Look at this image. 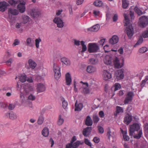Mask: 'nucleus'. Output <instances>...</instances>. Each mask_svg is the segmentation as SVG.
<instances>
[{
	"label": "nucleus",
	"instance_id": "f257e3e1",
	"mask_svg": "<svg viewBox=\"0 0 148 148\" xmlns=\"http://www.w3.org/2000/svg\"><path fill=\"white\" fill-rule=\"evenodd\" d=\"M79 83H77L75 80H73L74 90L75 92H77L78 91V86H80L81 87L79 88V89L81 90V92L84 94H89L90 93L91 89L90 88V86L89 85L88 83L86 82H83L82 81L80 82Z\"/></svg>",
	"mask_w": 148,
	"mask_h": 148
},
{
	"label": "nucleus",
	"instance_id": "f03ea898",
	"mask_svg": "<svg viewBox=\"0 0 148 148\" xmlns=\"http://www.w3.org/2000/svg\"><path fill=\"white\" fill-rule=\"evenodd\" d=\"M123 16L124 17V23L125 26H127L125 31L129 38L130 39L134 34L133 28L132 25L130 23V21L129 18V15L126 14H124Z\"/></svg>",
	"mask_w": 148,
	"mask_h": 148
},
{
	"label": "nucleus",
	"instance_id": "7ed1b4c3",
	"mask_svg": "<svg viewBox=\"0 0 148 148\" xmlns=\"http://www.w3.org/2000/svg\"><path fill=\"white\" fill-rule=\"evenodd\" d=\"M28 14L33 18H37L40 15L41 11L37 8H33L29 10Z\"/></svg>",
	"mask_w": 148,
	"mask_h": 148
},
{
	"label": "nucleus",
	"instance_id": "20e7f679",
	"mask_svg": "<svg viewBox=\"0 0 148 148\" xmlns=\"http://www.w3.org/2000/svg\"><path fill=\"white\" fill-rule=\"evenodd\" d=\"M99 49L98 44L96 43H90L88 45V51L90 53H95Z\"/></svg>",
	"mask_w": 148,
	"mask_h": 148
},
{
	"label": "nucleus",
	"instance_id": "39448f33",
	"mask_svg": "<svg viewBox=\"0 0 148 148\" xmlns=\"http://www.w3.org/2000/svg\"><path fill=\"white\" fill-rule=\"evenodd\" d=\"M53 70L54 73V76L57 80L61 76L60 68L59 66L55 64L53 65Z\"/></svg>",
	"mask_w": 148,
	"mask_h": 148
},
{
	"label": "nucleus",
	"instance_id": "423d86ee",
	"mask_svg": "<svg viewBox=\"0 0 148 148\" xmlns=\"http://www.w3.org/2000/svg\"><path fill=\"white\" fill-rule=\"evenodd\" d=\"M113 61L114 67L117 69L122 67L124 64V59H122L120 62L119 59L117 57H115L113 58Z\"/></svg>",
	"mask_w": 148,
	"mask_h": 148
},
{
	"label": "nucleus",
	"instance_id": "0eeeda50",
	"mask_svg": "<svg viewBox=\"0 0 148 148\" xmlns=\"http://www.w3.org/2000/svg\"><path fill=\"white\" fill-rule=\"evenodd\" d=\"M138 24L140 27H145L148 24V18L145 16H142L140 18Z\"/></svg>",
	"mask_w": 148,
	"mask_h": 148
},
{
	"label": "nucleus",
	"instance_id": "6e6552de",
	"mask_svg": "<svg viewBox=\"0 0 148 148\" xmlns=\"http://www.w3.org/2000/svg\"><path fill=\"white\" fill-rule=\"evenodd\" d=\"M8 18L11 20L12 18V16L17 15L19 14V11L17 9L13 8H10L8 10Z\"/></svg>",
	"mask_w": 148,
	"mask_h": 148
},
{
	"label": "nucleus",
	"instance_id": "1a4fd4ad",
	"mask_svg": "<svg viewBox=\"0 0 148 148\" xmlns=\"http://www.w3.org/2000/svg\"><path fill=\"white\" fill-rule=\"evenodd\" d=\"M17 6V8L21 13H24L25 11V0H21Z\"/></svg>",
	"mask_w": 148,
	"mask_h": 148
},
{
	"label": "nucleus",
	"instance_id": "9d476101",
	"mask_svg": "<svg viewBox=\"0 0 148 148\" xmlns=\"http://www.w3.org/2000/svg\"><path fill=\"white\" fill-rule=\"evenodd\" d=\"M140 128V126L139 124L136 123L130 126V135L132 136L133 134L135 131H138Z\"/></svg>",
	"mask_w": 148,
	"mask_h": 148
},
{
	"label": "nucleus",
	"instance_id": "9b49d317",
	"mask_svg": "<svg viewBox=\"0 0 148 148\" xmlns=\"http://www.w3.org/2000/svg\"><path fill=\"white\" fill-rule=\"evenodd\" d=\"M53 22L57 25L58 28H62L64 26V23L62 20L60 18L55 17L53 20Z\"/></svg>",
	"mask_w": 148,
	"mask_h": 148
},
{
	"label": "nucleus",
	"instance_id": "f8f14e48",
	"mask_svg": "<svg viewBox=\"0 0 148 148\" xmlns=\"http://www.w3.org/2000/svg\"><path fill=\"white\" fill-rule=\"evenodd\" d=\"M134 96V94L132 92H129L127 94L124 101V103L127 104L129 102H131L132 100L133 97Z\"/></svg>",
	"mask_w": 148,
	"mask_h": 148
},
{
	"label": "nucleus",
	"instance_id": "ddd939ff",
	"mask_svg": "<svg viewBox=\"0 0 148 148\" xmlns=\"http://www.w3.org/2000/svg\"><path fill=\"white\" fill-rule=\"evenodd\" d=\"M107 136L109 139L112 142H114L116 140V136L114 132H112L110 129L108 130Z\"/></svg>",
	"mask_w": 148,
	"mask_h": 148
},
{
	"label": "nucleus",
	"instance_id": "4468645a",
	"mask_svg": "<svg viewBox=\"0 0 148 148\" xmlns=\"http://www.w3.org/2000/svg\"><path fill=\"white\" fill-rule=\"evenodd\" d=\"M9 6V4L5 1L0 3V11L3 12L7 9V7Z\"/></svg>",
	"mask_w": 148,
	"mask_h": 148
},
{
	"label": "nucleus",
	"instance_id": "2eb2a0df",
	"mask_svg": "<svg viewBox=\"0 0 148 148\" xmlns=\"http://www.w3.org/2000/svg\"><path fill=\"white\" fill-rule=\"evenodd\" d=\"M125 70V69H121L118 70V74L116 77L118 79H123L124 77V73Z\"/></svg>",
	"mask_w": 148,
	"mask_h": 148
},
{
	"label": "nucleus",
	"instance_id": "dca6fc26",
	"mask_svg": "<svg viewBox=\"0 0 148 148\" xmlns=\"http://www.w3.org/2000/svg\"><path fill=\"white\" fill-rule=\"evenodd\" d=\"M103 77L104 80H107L112 77V75L109 71L105 70L103 72Z\"/></svg>",
	"mask_w": 148,
	"mask_h": 148
},
{
	"label": "nucleus",
	"instance_id": "f3484780",
	"mask_svg": "<svg viewBox=\"0 0 148 148\" xmlns=\"http://www.w3.org/2000/svg\"><path fill=\"white\" fill-rule=\"evenodd\" d=\"M28 64L29 66L27 67V69H28L31 68L32 69H33L37 65L36 63L32 59H29L28 60Z\"/></svg>",
	"mask_w": 148,
	"mask_h": 148
},
{
	"label": "nucleus",
	"instance_id": "a211bd4d",
	"mask_svg": "<svg viewBox=\"0 0 148 148\" xmlns=\"http://www.w3.org/2000/svg\"><path fill=\"white\" fill-rule=\"evenodd\" d=\"M60 61L62 63L67 66H69L71 64L70 60L65 57L62 58L60 59Z\"/></svg>",
	"mask_w": 148,
	"mask_h": 148
},
{
	"label": "nucleus",
	"instance_id": "6ab92c4d",
	"mask_svg": "<svg viewBox=\"0 0 148 148\" xmlns=\"http://www.w3.org/2000/svg\"><path fill=\"white\" fill-rule=\"evenodd\" d=\"M132 116L128 114H126L124 119V122L127 125H128L132 121Z\"/></svg>",
	"mask_w": 148,
	"mask_h": 148
},
{
	"label": "nucleus",
	"instance_id": "aec40b11",
	"mask_svg": "<svg viewBox=\"0 0 148 148\" xmlns=\"http://www.w3.org/2000/svg\"><path fill=\"white\" fill-rule=\"evenodd\" d=\"M112 57L109 55L106 56L104 59V63L107 65H110L112 63Z\"/></svg>",
	"mask_w": 148,
	"mask_h": 148
},
{
	"label": "nucleus",
	"instance_id": "412c9836",
	"mask_svg": "<svg viewBox=\"0 0 148 148\" xmlns=\"http://www.w3.org/2000/svg\"><path fill=\"white\" fill-rule=\"evenodd\" d=\"M119 40V38L118 36L116 35H114L110 39L109 42L112 45H114L117 43Z\"/></svg>",
	"mask_w": 148,
	"mask_h": 148
},
{
	"label": "nucleus",
	"instance_id": "4be33fe9",
	"mask_svg": "<svg viewBox=\"0 0 148 148\" xmlns=\"http://www.w3.org/2000/svg\"><path fill=\"white\" fill-rule=\"evenodd\" d=\"M92 128L91 127H87L84 129L83 131V134L86 137L88 136L91 131Z\"/></svg>",
	"mask_w": 148,
	"mask_h": 148
},
{
	"label": "nucleus",
	"instance_id": "5701e85b",
	"mask_svg": "<svg viewBox=\"0 0 148 148\" xmlns=\"http://www.w3.org/2000/svg\"><path fill=\"white\" fill-rule=\"evenodd\" d=\"M36 89L38 92H40L44 91L45 90V88L43 84L39 83L37 84Z\"/></svg>",
	"mask_w": 148,
	"mask_h": 148
},
{
	"label": "nucleus",
	"instance_id": "b1692460",
	"mask_svg": "<svg viewBox=\"0 0 148 148\" xmlns=\"http://www.w3.org/2000/svg\"><path fill=\"white\" fill-rule=\"evenodd\" d=\"M123 109L120 106H117L116 108V112L114 113V115L115 117H117L118 114L123 112Z\"/></svg>",
	"mask_w": 148,
	"mask_h": 148
},
{
	"label": "nucleus",
	"instance_id": "393cba45",
	"mask_svg": "<svg viewBox=\"0 0 148 148\" xmlns=\"http://www.w3.org/2000/svg\"><path fill=\"white\" fill-rule=\"evenodd\" d=\"M66 83V85L69 86L71 82V79L70 74L67 73L65 75Z\"/></svg>",
	"mask_w": 148,
	"mask_h": 148
},
{
	"label": "nucleus",
	"instance_id": "a878e982",
	"mask_svg": "<svg viewBox=\"0 0 148 148\" xmlns=\"http://www.w3.org/2000/svg\"><path fill=\"white\" fill-rule=\"evenodd\" d=\"M83 108V105L82 103H77V101L75 103V111H80Z\"/></svg>",
	"mask_w": 148,
	"mask_h": 148
},
{
	"label": "nucleus",
	"instance_id": "bb28decb",
	"mask_svg": "<svg viewBox=\"0 0 148 148\" xmlns=\"http://www.w3.org/2000/svg\"><path fill=\"white\" fill-rule=\"evenodd\" d=\"M5 115L7 117L9 116L10 119L12 120L16 119L17 118L16 114L13 112L7 113L5 114Z\"/></svg>",
	"mask_w": 148,
	"mask_h": 148
},
{
	"label": "nucleus",
	"instance_id": "cd10ccee",
	"mask_svg": "<svg viewBox=\"0 0 148 148\" xmlns=\"http://www.w3.org/2000/svg\"><path fill=\"white\" fill-rule=\"evenodd\" d=\"M34 90V87L32 86H27L24 88V92L28 94L31 92H33Z\"/></svg>",
	"mask_w": 148,
	"mask_h": 148
},
{
	"label": "nucleus",
	"instance_id": "c85d7f7f",
	"mask_svg": "<svg viewBox=\"0 0 148 148\" xmlns=\"http://www.w3.org/2000/svg\"><path fill=\"white\" fill-rule=\"evenodd\" d=\"M93 124V121L89 115L88 116L85 120V124L88 126H91Z\"/></svg>",
	"mask_w": 148,
	"mask_h": 148
},
{
	"label": "nucleus",
	"instance_id": "c756f323",
	"mask_svg": "<svg viewBox=\"0 0 148 148\" xmlns=\"http://www.w3.org/2000/svg\"><path fill=\"white\" fill-rule=\"evenodd\" d=\"M21 0H10L8 1V4L12 6H15L18 4Z\"/></svg>",
	"mask_w": 148,
	"mask_h": 148
},
{
	"label": "nucleus",
	"instance_id": "7c9ffc66",
	"mask_svg": "<svg viewBox=\"0 0 148 148\" xmlns=\"http://www.w3.org/2000/svg\"><path fill=\"white\" fill-rule=\"evenodd\" d=\"M96 71V68L92 66H88L87 68V71L90 73H93L95 72Z\"/></svg>",
	"mask_w": 148,
	"mask_h": 148
},
{
	"label": "nucleus",
	"instance_id": "2f4dec72",
	"mask_svg": "<svg viewBox=\"0 0 148 148\" xmlns=\"http://www.w3.org/2000/svg\"><path fill=\"white\" fill-rule=\"evenodd\" d=\"M121 132L123 135V137L124 140L125 141H128L130 139V138L127 135V131H123L121 130Z\"/></svg>",
	"mask_w": 148,
	"mask_h": 148
},
{
	"label": "nucleus",
	"instance_id": "473e14b6",
	"mask_svg": "<svg viewBox=\"0 0 148 148\" xmlns=\"http://www.w3.org/2000/svg\"><path fill=\"white\" fill-rule=\"evenodd\" d=\"M42 135L45 137H47L49 134V130L47 127H45L43 128L42 132Z\"/></svg>",
	"mask_w": 148,
	"mask_h": 148
},
{
	"label": "nucleus",
	"instance_id": "72a5a7b5",
	"mask_svg": "<svg viewBox=\"0 0 148 148\" xmlns=\"http://www.w3.org/2000/svg\"><path fill=\"white\" fill-rule=\"evenodd\" d=\"M99 28L100 26L98 24H97L90 27L88 30L92 32H97L99 30Z\"/></svg>",
	"mask_w": 148,
	"mask_h": 148
},
{
	"label": "nucleus",
	"instance_id": "f704fd0d",
	"mask_svg": "<svg viewBox=\"0 0 148 148\" xmlns=\"http://www.w3.org/2000/svg\"><path fill=\"white\" fill-rule=\"evenodd\" d=\"M98 62V59L96 58H92L89 60V63L90 64H95L97 63Z\"/></svg>",
	"mask_w": 148,
	"mask_h": 148
},
{
	"label": "nucleus",
	"instance_id": "c9c22d12",
	"mask_svg": "<svg viewBox=\"0 0 148 148\" xmlns=\"http://www.w3.org/2000/svg\"><path fill=\"white\" fill-rule=\"evenodd\" d=\"M80 43L82 46V52H85L87 50V47L86 44V42L84 41H82L80 42Z\"/></svg>",
	"mask_w": 148,
	"mask_h": 148
},
{
	"label": "nucleus",
	"instance_id": "e433bc0d",
	"mask_svg": "<svg viewBox=\"0 0 148 148\" xmlns=\"http://www.w3.org/2000/svg\"><path fill=\"white\" fill-rule=\"evenodd\" d=\"M30 19V18L28 16L24 15L22 16V22L24 24L27 23Z\"/></svg>",
	"mask_w": 148,
	"mask_h": 148
},
{
	"label": "nucleus",
	"instance_id": "4c0bfd02",
	"mask_svg": "<svg viewBox=\"0 0 148 148\" xmlns=\"http://www.w3.org/2000/svg\"><path fill=\"white\" fill-rule=\"evenodd\" d=\"M94 5L96 6L100 7L103 6V3L101 1L97 0L93 3Z\"/></svg>",
	"mask_w": 148,
	"mask_h": 148
},
{
	"label": "nucleus",
	"instance_id": "58836bf2",
	"mask_svg": "<svg viewBox=\"0 0 148 148\" xmlns=\"http://www.w3.org/2000/svg\"><path fill=\"white\" fill-rule=\"evenodd\" d=\"M64 121V119L62 117V116L60 115L57 121L58 125H61L63 123Z\"/></svg>",
	"mask_w": 148,
	"mask_h": 148
},
{
	"label": "nucleus",
	"instance_id": "ea45409f",
	"mask_svg": "<svg viewBox=\"0 0 148 148\" xmlns=\"http://www.w3.org/2000/svg\"><path fill=\"white\" fill-rule=\"evenodd\" d=\"M61 100L62 102V106L64 109H66L68 106V102L65 100L64 98L61 99Z\"/></svg>",
	"mask_w": 148,
	"mask_h": 148
},
{
	"label": "nucleus",
	"instance_id": "a19ab883",
	"mask_svg": "<svg viewBox=\"0 0 148 148\" xmlns=\"http://www.w3.org/2000/svg\"><path fill=\"white\" fill-rule=\"evenodd\" d=\"M122 1V7L124 9L126 8L128 6L129 1L127 0H123Z\"/></svg>",
	"mask_w": 148,
	"mask_h": 148
},
{
	"label": "nucleus",
	"instance_id": "79ce46f5",
	"mask_svg": "<svg viewBox=\"0 0 148 148\" xmlns=\"http://www.w3.org/2000/svg\"><path fill=\"white\" fill-rule=\"evenodd\" d=\"M44 118L42 115L39 116L37 121L38 124L39 125H41L44 122Z\"/></svg>",
	"mask_w": 148,
	"mask_h": 148
},
{
	"label": "nucleus",
	"instance_id": "37998d69",
	"mask_svg": "<svg viewBox=\"0 0 148 148\" xmlns=\"http://www.w3.org/2000/svg\"><path fill=\"white\" fill-rule=\"evenodd\" d=\"M134 10L135 12L138 15H140L143 14L142 11L137 6H136L134 8Z\"/></svg>",
	"mask_w": 148,
	"mask_h": 148
},
{
	"label": "nucleus",
	"instance_id": "c03bdc74",
	"mask_svg": "<svg viewBox=\"0 0 148 148\" xmlns=\"http://www.w3.org/2000/svg\"><path fill=\"white\" fill-rule=\"evenodd\" d=\"M82 143L79 141H77L76 142L73 143L72 147V148H77L79 145L81 144Z\"/></svg>",
	"mask_w": 148,
	"mask_h": 148
},
{
	"label": "nucleus",
	"instance_id": "a18cd8bd",
	"mask_svg": "<svg viewBox=\"0 0 148 148\" xmlns=\"http://www.w3.org/2000/svg\"><path fill=\"white\" fill-rule=\"evenodd\" d=\"M142 135V130H140L138 131V134H137L135 135L134 136V138H135L139 139L141 137Z\"/></svg>",
	"mask_w": 148,
	"mask_h": 148
},
{
	"label": "nucleus",
	"instance_id": "49530a36",
	"mask_svg": "<svg viewBox=\"0 0 148 148\" xmlns=\"http://www.w3.org/2000/svg\"><path fill=\"white\" fill-rule=\"evenodd\" d=\"M26 75L24 74L19 76V80L22 82H24L26 81Z\"/></svg>",
	"mask_w": 148,
	"mask_h": 148
},
{
	"label": "nucleus",
	"instance_id": "de8ad7c7",
	"mask_svg": "<svg viewBox=\"0 0 148 148\" xmlns=\"http://www.w3.org/2000/svg\"><path fill=\"white\" fill-rule=\"evenodd\" d=\"M20 44V41L18 39H15L14 40V42L12 43V45L14 47L16 45H19Z\"/></svg>",
	"mask_w": 148,
	"mask_h": 148
},
{
	"label": "nucleus",
	"instance_id": "09e8293b",
	"mask_svg": "<svg viewBox=\"0 0 148 148\" xmlns=\"http://www.w3.org/2000/svg\"><path fill=\"white\" fill-rule=\"evenodd\" d=\"M26 45L31 47L32 46V42L31 38H28L26 40Z\"/></svg>",
	"mask_w": 148,
	"mask_h": 148
},
{
	"label": "nucleus",
	"instance_id": "8fccbe9b",
	"mask_svg": "<svg viewBox=\"0 0 148 148\" xmlns=\"http://www.w3.org/2000/svg\"><path fill=\"white\" fill-rule=\"evenodd\" d=\"M147 48L146 47H143L139 49V51L140 53H143L147 51Z\"/></svg>",
	"mask_w": 148,
	"mask_h": 148
},
{
	"label": "nucleus",
	"instance_id": "3c124183",
	"mask_svg": "<svg viewBox=\"0 0 148 148\" xmlns=\"http://www.w3.org/2000/svg\"><path fill=\"white\" fill-rule=\"evenodd\" d=\"M27 99L29 100L33 101L35 99L36 97L33 95L32 94H30L27 97Z\"/></svg>",
	"mask_w": 148,
	"mask_h": 148
},
{
	"label": "nucleus",
	"instance_id": "603ef678",
	"mask_svg": "<svg viewBox=\"0 0 148 148\" xmlns=\"http://www.w3.org/2000/svg\"><path fill=\"white\" fill-rule=\"evenodd\" d=\"M35 45L36 47L37 48H39V43L41 41V40L40 38L36 39L35 40Z\"/></svg>",
	"mask_w": 148,
	"mask_h": 148
},
{
	"label": "nucleus",
	"instance_id": "864d4df0",
	"mask_svg": "<svg viewBox=\"0 0 148 148\" xmlns=\"http://www.w3.org/2000/svg\"><path fill=\"white\" fill-rule=\"evenodd\" d=\"M99 118L97 116H93V120L94 123H97L99 121Z\"/></svg>",
	"mask_w": 148,
	"mask_h": 148
},
{
	"label": "nucleus",
	"instance_id": "5fc2aeb1",
	"mask_svg": "<svg viewBox=\"0 0 148 148\" xmlns=\"http://www.w3.org/2000/svg\"><path fill=\"white\" fill-rule=\"evenodd\" d=\"M13 61V59L12 58H10L6 62V63L8 65L11 66V63Z\"/></svg>",
	"mask_w": 148,
	"mask_h": 148
},
{
	"label": "nucleus",
	"instance_id": "6e6d98bb",
	"mask_svg": "<svg viewBox=\"0 0 148 148\" xmlns=\"http://www.w3.org/2000/svg\"><path fill=\"white\" fill-rule=\"evenodd\" d=\"M84 142L85 143L89 146L91 147L92 146V144L90 142L87 138H85L84 139Z\"/></svg>",
	"mask_w": 148,
	"mask_h": 148
},
{
	"label": "nucleus",
	"instance_id": "4d7b16f0",
	"mask_svg": "<svg viewBox=\"0 0 148 148\" xmlns=\"http://www.w3.org/2000/svg\"><path fill=\"white\" fill-rule=\"evenodd\" d=\"M143 37L145 38L148 37V29L143 33Z\"/></svg>",
	"mask_w": 148,
	"mask_h": 148
},
{
	"label": "nucleus",
	"instance_id": "13d9d810",
	"mask_svg": "<svg viewBox=\"0 0 148 148\" xmlns=\"http://www.w3.org/2000/svg\"><path fill=\"white\" fill-rule=\"evenodd\" d=\"M115 87L114 90L116 91L120 89L121 86L119 84L116 83L115 84Z\"/></svg>",
	"mask_w": 148,
	"mask_h": 148
},
{
	"label": "nucleus",
	"instance_id": "bf43d9fd",
	"mask_svg": "<svg viewBox=\"0 0 148 148\" xmlns=\"http://www.w3.org/2000/svg\"><path fill=\"white\" fill-rule=\"evenodd\" d=\"M98 128L99 133L101 134H103V133L104 130L102 127L101 126H98Z\"/></svg>",
	"mask_w": 148,
	"mask_h": 148
},
{
	"label": "nucleus",
	"instance_id": "052dcab7",
	"mask_svg": "<svg viewBox=\"0 0 148 148\" xmlns=\"http://www.w3.org/2000/svg\"><path fill=\"white\" fill-rule=\"evenodd\" d=\"M93 140L95 143H98L100 141V139L99 138L96 137L94 138Z\"/></svg>",
	"mask_w": 148,
	"mask_h": 148
},
{
	"label": "nucleus",
	"instance_id": "680f3d73",
	"mask_svg": "<svg viewBox=\"0 0 148 148\" xmlns=\"http://www.w3.org/2000/svg\"><path fill=\"white\" fill-rule=\"evenodd\" d=\"M143 41V39L142 38H140L137 41L136 44L134 45V47H136L137 45H139L141 44Z\"/></svg>",
	"mask_w": 148,
	"mask_h": 148
},
{
	"label": "nucleus",
	"instance_id": "e2e57ef3",
	"mask_svg": "<svg viewBox=\"0 0 148 148\" xmlns=\"http://www.w3.org/2000/svg\"><path fill=\"white\" fill-rule=\"evenodd\" d=\"M93 14L95 16H98L100 14V12L97 10H94L93 11Z\"/></svg>",
	"mask_w": 148,
	"mask_h": 148
},
{
	"label": "nucleus",
	"instance_id": "0e129e2a",
	"mask_svg": "<svg viewBox=\"0 0 148 148\" xmlns=\"http://www.w3.org/2000/svg\"><path fill=\"white\" fill-rule=\"evenodd\" d=\"M105 39H102L98 42L100 45L103 46V45L104 43L105 42Z\"/></svg>",
	"mask_w": 148,
	"mask_h": 148
},
{
	"label": "nucleus",
	"instance_id": "69168bd1",
	"mask_svg": "<svg viewBox=\"0 0 148 148\" xmlns=\"http://www.w3.org/2000/svg\"><path fill=\"white\" fill-rule=\"evenodd\" d=\"M22 24L21 23H17L15 25V27L18 29L20 28L22 26Z\"/></svg>",
	"mask_w": 148,
	"mask_h": 148
},
{
	"label": "nucleus",
	"instance_id": "338daca9",
	"mask_svg": "<svg viewBox=\"0 0 148 148\" xmlns=\"http://www.w3.org/2000/svg\"><path fill=\"white\" fill-rule=\"evenodd\" d=\"M15 107V106L14 105L11 104H10L8 106V109L10 110H12Z\"/></svg>",
	"mask_w": 148,
	"mask_h": 148
},
{
	"label": "nucleus",
	"instance_id": "774afa93",
	"mask_svg": "<svg viewBox=\"0 0 148 148\" xmlns=\"http://www.w3.org/2000/svg\"><path fill=\"white\" fill-rule=\"evenodd\" d=\"M109 46L108 45H106L103 47V49L106 52H108L109 51L108 50Z\"/></svg>",
	"mask_w": 148,
	"mask_h": 148
}]
</instances>
